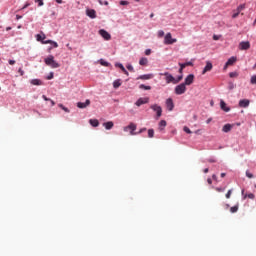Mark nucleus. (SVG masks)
<instances>
[{"instance_id":"f03ea898","label":"nucleus","mask_w":256,"mask_h":256,"mask_svg":"<svg viewBox=\"0 0 256 256\" xmlns=\"http://www.w3.org/2000/svg\"><path fill=\"white\" fill-rule=\"evenodd\" d=\"M159 75L165 77V82L167 83V85H169L171 83L173 85H177V81L175 80V76L171 75V73H169V72H162Z\"/></svg>"},{"instance_id":"f8f14e48","label":"nucleus","mask_w":256,"mask_h":256,"mask_svg":"<svg viewBox=\"0 0 256 256\" xmlns=\"http://www.w3.org/2000/svg\"><path fill=\"white\" fill-rule=\"evenodd\" d=\"M89 105H91V101L89 99H87L85 102H78L77 103V107L79 109H86L87 107H89Z\"/></svg>"},{"instance_id":"49530a36","label":"nucleus","mask_w":256,"mask_h":256,"mask_svg":"<svg viewBox=\"0 0 256 256\" xmlns=\"http://www.w3.org/2000/svg\"><path fill=\"white\" fill-rule=\"evenodd\" d=\"M165 35V32L163 30L158 31V37H163Z\"/></svg>"},{"instance_id":"2eb2a0df","label":"nucleus","mask_w":256,"mask_h":256,"mask_svg":"<svg viewBox=\"0 0 256 256\" xmlns=\"http://www.w3.org/2000/svg\"><path fill=\"white\" fill-rule=\"evenodd\" d=\"M211 69H213V64L210 61H207L206 66L204 67V69L202 71V75H205V73L211 71Z\"/></svg>"},{"instance_id":"79ce46f5","label":"nucleus","mask_w":256,"mask_h":256,"mask_svg":"<svg viewBox=\"0 0 256 256\" xmlns=\"http://www.w3.org/2000/svg\"><path fill=\"white\" fill-rule=\"evenodd\" d=\"M36 3H38V7H43L44 3L43 0H35Z\"/></svg>"},{"instance_id":"ddd939ff","label":"nucleus","mask_w":256,"mask_h":256,"mask_svg":"<svg viewBox=\"0 0 256 256\" xmlns=\"http://www.w3.org/2000/svg\"><path fill=\"white\" fill-rule=\"evenodd\" d=\"M153 77H155L153 74H143L138 76L137 79H141L142 81H149V79H153Z\"/></svg>"},{"instance_id":"c03bdc74","label":"nucleus","mask_w":256,"mask_h":256,"mask_svg":"<svg viewBox=\"0 0 256 256\" xmlns=\"http://www.w3.org/2000/svg\"><path fill=\"white\" fill-rule=\"evenodd\" d=\"M52 41L53 40H44V41H42V43H43V45H51V43H52Z\"/></svg>"},{"instance_id":"6e6552de","label":"nucleus","mask_w":256,"mask_h":256,"mask_svg":"<svg viewBox=\"0 0 256 256\" xmlns=\"http://www.w3.org/2000/svg\"><path fill=\"white\" fill-rule=\"evenodd\" d=\"M239 49L241 51H247L248 49H251V43H249V41H242L239 43Z\"/></svg>"},{"instance_id":"69168bd1","label":"nucleus","mask_w":256,"mask_h":256,"mask_svg":"<svg viewBox=\"0 0 256 256\" xmlns=\"http://www.w3.org/2000/svg\"><path fill=\"white\" fill-rule=\"evenodd\" d=\"M235 76V72L230 73V77H234Z\"/></svg>"},{"instance_id":"1a4fd4ad","label":"nucleus","mask_w":256,"mask_h":256,"mask_svg":"<svg viewBox=\"0 0 256 256\" xmlns=\"http://www.w3.org/2000/svg\"><path fill=\"white\" fill-rule=\"evenodd\" d=\"M194 81H195V75L189 74V75L185 78L183 84L187 87V85H193V82H194Z\"/></svg>"},{"instance_id":"5701e85b","label":"nucleus","mask_w":256,"mask_h":256,"mask_svg":"<svg viewBox=\"0 0 256 256\" xmlns=\"http://www.w3.org/2000/svg\"><path fill=\"white\" fill-rule=\"evenodd\" d=\"M121 85H122L121 79L114 80V82H113L114 89H119V87H121Z\"/></svg>"},{"instance_id":"3c124183","label":"nucleus","mask_w":256,"mask_h":256,"mask_svg":"<svg viewBox=\"0 0 256 256\" xmlns=\"http://www.w3.org/2000/svg\"><path fill=\"white\" fill-rule=\"evenodd\" d=\"M122 72L124 73V75H127V77H129V71H127V69L124 68V70H122Z\"/></svg>"},{"instance_id":"4c0bfd02","label":"nucleus","mask_w":256,"mask_h":256,"mask_svg":"<svg viewBox=\"0 0 256 256\" xmlns=\"http://www.w3.org/2000/svg\"><path fill=\"white\" fill-rule=\"evenodd\" d=\"M183 80V74L179 75L177 78H175V81H176V85L177 83H179L180 81Z\"/></svg>"},{"instance_id":"a19ab883","label":"nucleus","mask_w":256,"mask_h":256,"mask_svg":"<svg viewBox=\"0 0 256 256\" xmlns=\"http://www.w3.org/2000/svg\"><path fill=\"white\" fill-rule=\"evenodd\" d=\"M246 177H248V179H253V174L249 171H246Z\"/></svg>"},{"instance_id":"aec40b11","label":"nucleus","mask_w":256,"mask_h":256,"mask_svg":"<svg viewBox=\"0 0 256 256\" xmlns=\"http://www.w3.org/2000/svg\"><path fill=\"white\" fill-rule=\"evenodd\" d=\"M113 125H114L113 121H108L106 123H103V127H105L107 131H110V129H113Z\"/></svg>"},{"instance_id":"37998d69","label":"nucleus","mask_w":256,"mask_h":256,"mask_svg":"<svg viewBox=\"0 0 256 256\" xmlns=\"http://www.w3.org/2000/svg\"><path fill=\"white\" fill-rule=\"evenodd\" d=\"M239 13V11L234 12L232 15V19H237V17H239Z\"/></svg>"},{"instance_id":"c9c22d12","label":"nucleus","mask_w":256,"mask_h":256,"mask_svg":"<svg viewBox=\"0 0 256 256\" xmlns=\"http://www.w3.org/2000/svg\"><path fill=\"white\" fill-rule=\"evenodd\" d=\"M58 107H60V109L65 111V113H69V108L65 107L63 104H59Z\"/></svg>"},{"instance_id":"e2e57ef3","label":"nucleus","mask_w":256,"mask_h":256,"mask_svg":"<svg viewBox=\"0 0 256 256\" xmlns=\"http://www.w3.org/2000/svg\"><path fill=\"white\" fill-rule=\"evenodd\" d=\"M50 101V103H51V105L53 106V105H55V101H53V100H49Z\"/></svg>"},{"instance_id":"7c9ffc66","label":"nucleus","mask_w":256,"mask_h":256,"mask_svg":"<svg viewBox=\"0 0 256 256\" xmlns=\"http://www.w3.org/2000/svg\"><path fill=\"white\" fill-rule=\"evenodd\" d=\"M154 135H155V130L149 129V130H148V137H149L150 139H153Z\"/></svg>"},{"instance_id":"e433bc0d","label":"nucleus","mask_w":256,"mask_h":256,"mask_svg":"<svg viewBox=\"0 0 256 256\" xmlns=\"http://www.w3.org/2000/svg\"><path fill=\"white\" fill-rule=\"evenodd\" d=\"M233 193V189L228 190L226 193V199H231V194Z\"/></svg>"},{"instance_id":"052dcab7","label":"nucleus","mask_w":256,"mask_h":256,"mask_svg":"<svg viewBox=\"0 0 256 256\" xmlns=\"http://www.w3.org/2000/svg\"><path fill=\"white\" fill-rule=\"evenodd\" d=\"M207 182L209 183V185H211V183H213V180H211V178H208Z\"/></svg>"},{"instance_id":"39448f33","label":"nucleus","mask_w":256,"mask_h":256,"mask_svg":"<svg viewBox=\"0 0 256 256\" xmlns=\"http://www.w3.org/2000/svg\"><path fill=\"white\" fill-rule=\"evenodd\" d=\"M173 43H177V39L171 36V33H167L164 37V45H173Z\"/></svg>"},{"instance_id":"f3484780","label":"nucleus","mask_w":256,"mask_h":256,"mask_svg":"<svg viewBox=\"0 0 256 256\" xmlns=\"http://www.w3.org/2000/svg\"><path fill=\"white\" fill-rule=\"evenodd\" d=\"M166 127H167V121L161 120L158 124V131H165Z\"/></svg>"},{"instance_id":"de8ad7c7","label":"nucleus","mask_w":256,"mask_h":256,"mask_svg":"<svg viewBox=\"0 0 256 256\" xmlns=\"http://www.w3.org/2000/svg\"><path fill=\"white\" fill-rule=\"evenodd\" d=\"M54 73L50 72V74L47 76V79L50 81V79H53Z\"/></svg>"},{"instance_id":"ea45409f","label":"nucleus","mask_w":256,"mask_h":256,"mask_svg":"<svg viewBox=\"0 0 256 256\" xmlns=\"http://www.w3.org/2000/svg\"><path fill=\"white\" fill-rule=\"evenodd\" d=\"M50 45L53 46L54 49H57V47H59V44L56 41H53V40H52Z\"/></svg>"},{"instance_id":"bb28decb","label":"nucleus","mask_w":256,"mask_h":256,"mask_svg":"<svg viewBox=\"0 0 256 256\" xmlns=\"http://www.w3.org/2000/svg\"><path fill=\"white\" fill-rule=\"evenodd\" d=\"M180 67H183L184 69L188 66H191L193 65V61H188L186 63H179Z\"/></svg>"},{"instance_id":"13d9d810","label":"nucleus","mask_w":256,"mask_h":256,"mask_svg":"<svg viewBox=\"0 0 256 256\" xmlns=\"http://www.w3.org/2000/svg\"><path fill=\"white\" fill-rule=\"evenodd\" d=\"M16 19H17V21H19V19H23V16H21V15H16Z\"/></svg>"},{"instance_id":"6ab92c4d","label":"nucleus","mask_w":256,"mask_h":256,"mask_svg":"<svg viewBox=\"0 0 256 256\" xmlns=\"http://www.w3.org/2000/svg\"><path fill=\"white\" fill-rule=\"evenodd\" d=\"M236 61H237V57L235 56L230 57L226 62V67H229V65H233L234 63H236Z\"/></svg>"},{"instance_id":"338daca9","label":"nucleus","mask_w":256,"mask_h":256,"mask_svg":"<svg viewBox=\"0 0 256 256\" xmlns=\"http://www.w3.org/2000/svg\"><path fill=\"white\" fill-rule=\"evenodd\" d=\"M209 162L210 163H215V159H210Z\"/></svg>"},{"instance_id":"0e129e2a","label":"nucleus","mask_w":256,"mask_h":256,"mask_svg":"<svg viewBox=\"0 0 256 256\" xmlns=\"http://www.w3.org/2000/svg\"><path fill=\"white\" fill-rule=\"evenodd\" d=\"M204 173H209V168L204 169Z\"/></svg>"},{"instance_id":"8fccbe9b","label":"nucleus","mask_w":256,"mask_h":256,"mask_svg":"<svg viewBox=\"0 0 256 256\" xmlns=\"http://www.w3.org/2000/svg\"><path fill=\"white\" fill-rule=\"evenodd\" d=\"M214 41H219V39H221L220 35H214L213 36Z\"/></svg>"},{"instance_id":"58836bf2","label":"nucleus","mask_w":256,"mask_h":256,"mask_svg":"<svg viewBox=\"0 0 256 256\" xmlns=\"http://www.w3.org/2000/svg\"><path fill=\"white\" fill-rule=\"evenodd\" d=\"M183 131L185 132V133H188L189 135H191V129H189V127H187V126H185L184 128H183Z\"/></svg>"},{"instance_id":"a211bd4d","label":"nucleus","mask_w":256,"mask_h":256,"mask_svg":"<svg viewBox=\"0 0 256 256\" xmlns=\"http://www.w3.org/2000/svg\"><path fill=\"white\" fill-rule=\"evenodd\" d=\"M249 100L247 99H242L239 101V107L247 108L249 107Z\"/></svg>"},{"instance_id":"4d7b16f0","label":"nucleus","mask_w":256,"mask_h":256,"mask_svg":"<svg viewBox=\"0 0 256 256\" xmlns=\"http://www.w3.org/2000/svg\"><path fill=\"white\" fill-rule=\"evenodd\" d=\"M42 98L44 99V101H51V99L47 98V96L43 95Z\"/></svg>"},{"instance_id":"bf43d9fd","label":"nucleus","mask_w":256,"mask_h":256,"mask_svg":"<svg viewBox=\"0 0 256 256\" xmlns=\"http://www.w3.org/2000/svg\"><path fill=\"white\" fill-rule=\"evenodd\" d=\"M185 68H183V66H180V68H179V73H183V70H184Z\"/></svg>"},{"instance_id":"4be33fe9","label":"nucleus","mask_w":256,"mask_h":256,"mask_svg":"<svg viewBox=\"0 0 256 256\" xmlns=\"http://www.w3.org/2000/svg\"><path fill=\"white\" fill-rule=\"evenodd\" d=\"M98 63H100V65H102V67H111V63H109L108 61H106L105 59L101 58L100 60H98Z\"/></svg>"},{"instance_id":"412c9836","label":"nucleus","mask_w":256,"mask_h":256,"mask_svg":"<svg viewBox=\"0 0 256 256\" xmlns=\"http://www.w3.org/2000/svg\"><path fill=\"white\" fill-rule=\"evenodd\" d=\"M233 129V125L231 124H225L222 128L223 133H229Z\"/></svg>"},{"instance_id":"473e14b6","label":"nucleus","mask_w":256,"mask_h":256,"mask_svg":"<svg viewBox=\"0 0 256 256\" xmlns=\"http://www.w3.org/2000/svg\"><path fill=\"white\" fill-rule=\"evenodd\" d=\"M126 69H128V71H131L132 73H135V68L131 64H127Z\"/></svg>"},{"instance_id":"f257e3e1","label":"nucleus","mask_w":256,"mask_h":256,"mask_svg":"<svg viewBox=\"0 0 256 256\" xmlns=\"http://www.w3.org/2000/svg\"><path fill=\"white\" fill-rule=\"evenodd\" d=\"M45 65L51 67V69H59L61 65L55 61V57L53 55H49L47 58L44 59Z\"/></svg>"},{"instance_id":"a878e982","label":"nucleus","mask_w":256,"mask_h":256,"mask_svg":"<svg viewBox=\"0 0 256 256\" xmlns=\"http://www.w3.org/2000/svg\"><path fill=\"white\" fill-rule=\"evenodd\" d=\"M30 83H31V85H37V86L43 85V82L41 80H39V79H32L30 81Z\"/></svg>"},{"instance_id":"09e8293b","label":"nucleus","mask_w":256,"mask_h":256,"mask_svg":"<svg viewBox=\"0 0 256 256\" xmlns=\"http://www.w3.org/2000/svg\"><path fill=\"white\" fill-rule=\"evenodd\" d=\"M120 5H123V6L129 5V2L125 1V0H122V1H120Z\"/></svg>"},{"instance_id":"864d4df0","label":"nucleus","mask_w":256,"mask_h":256,"mask_svg":"<svg viewBox=\"0 0 256 256\" xmlns=\"http://www.w3.org/2000/svg\"><path fill=\"white\" fill-rule=\"evenodd\" d=\"M216 191H218L219 193L225 191V188H216Z\"/></svg>"},{"instance_id":"7ed1b4c3","label":"nucleus","mask_w":256,"mask_h":256,"mask_svg":"<svg viewBox=\"0 0 256 256\" xmlns=\"http://www.w3.org/2000/svg\"><path fill=\"white\" fill-rule=\"evenodd\" d=\"M186 91H187V86L184 83H181L174 88V93L176 95H183L186 93Z\"/></svg>"},{"instance_id":"393cba45","label":"nucleus","mask_w":256,"mask_h":256,"mask_svg":"<svg viewBox=\"0 0 256 256\" xmlns=\"http://www.w3.org/2000/svg\"><path fill=\"white\" fill-rule=\"evenodd\" d=\"M147 63H149V60L146 57L140 58L139 65L145 66Z\"/></svg>"},{"instance_id":"2f4dec72","label":"nucleus","mask_w":256,"mask_h":256,"mask_svg":"<svg viewBox=\"0 0 256 256\" xmlns=\"http://www.w3.org/2000/svg\"><path fill=\"white\" fill-rule=\"evenodd\" d=\"M115 67H118L119 69H121V71H125V66H123V64H121V62H116Z\"/></svg>"},{"instance_id":"72a5a7b5","label":"nucleus","mask_w":256,"mask_h":256,"mask_svg":"<svg viewBox=\"0 0 256 256\" xmlns=\"http://www.w3.org/2000/svg\"><path fill=\"white\" fill-rule=\"evenodd\" d=\"M247 197H248V199H255V194H253V193L246 194V195L243 197V199H247Z\"/></svg>"},{"instance_id":"774afa93","label":"nucleus","mask_w":256,"mask_h":256,"mask_svg":"<svg viewBox=\"0 0 256 256\" xmlns=\"http://www.w3.org/2000/svg\"><path fill=\"white\" fill-rule=\"evenodd\" d=\"M29 7V4H26L22 9H27Z\"/></svg>"},{"instance_id":"6e6d98bb","label":"nucleus","mask_w":256,"mask_h":256,"mask_svg":"<svg viewBox=\"0 0 256 256\" xmlns=\"http://www.w3.org/2000/svg\"><path fill=\"white\" fill-rule=\"evenodd\" d=\"M8 63L9 65H15V60H9Z\"/></svg>"},{"instance_id":"f704fd0d","label":"nucleus","mask_w":256,"mask_h":256,"mask_svg":"<svg viewBox=\"0 0 256 256\" xmlns=\"http://www.w3.org/2000/svg\"><path fill=\"white\" fill-rule=\"evenodd\" d=\"M243 9H245V4H241L237 7L236 11H238V13H241L243 11Z\"/></svg>"},{"instance_id":"5fc2aeb1","label":"nucleus","mask_w":256,"mask_h":256,"mask_svg":"<svg viewBox=\"0 0 256 256\" xmlns=\"http://www.w3.org/2000/svg\"><path fill=\"white\" fill-rule=\"evenodd\" d=\"M18 73H20V75H25V72L21 68L18 70Z\"/></svg>"},{"instance_id":"20e7f679","label":"nucleus","mask_w":256,"mask_h":256,"mask_svg":"<svg viewBox=\"0 0 256 256\" xmlns=\"http://www.w3.org/2000/svg\"><path fill=\"white\" fill-rule=\"evenodd\" d=\"M137 130V125L135 123H130L128 126H125L123 128V131H125L127 133V131H130V135H137V132H135Z\"/></svg>"},{"instance_id":"a18cd8bd","label":"nucleus","mask_w":256,"mask_h":256,"mask_svg":"<svg viewBox=\"0 0 256 256\" xmlns=\"http://www.w3.org/2000/svg\"><path fill=\"white\" fill-rule=\"evenodd\" d=\"M144 131H147V128H141L137 133V135H141V133H144Z\"/></svg>"},{"instance_id":"9d476101","label":"nucleus","mask_w":256,"mask_h":256,"mask_svg":"<svg viewBox=\"0 0 256 256\" xmlns=\"http://www.w3.org/2000/svg\"><path fill=\"white\" fill-rule=\"evenodd\" d=\"M146 103H149V97L139 98V99L135 102V105H136L137 107H141V105H146Z\"/></svg>"},{"instance_id":"b1692460","label":"nucleus","mask_w":256,"mask_h":256,"mask_svg":"<svg viewBox=\"0 0 256 256\" xmlns=\"http://www.w3.org/2000/svg\"><path fill=\"white\" fill-rule=\"evenodd\" d=\"M89 123L92 127H99V120L97 119H90Z\"/></svg>"},{"instance_id":"cd10ccee","label":"nucleus","mask_w":256,"mask_h":256,"mask_svg":"<svg viewBox=\"0 0 256 256\" xmlns=\"http://www.w3.org/2000/svg\"><path fill=\"white\" fill-rule=\"evenodd\" d=\"M36 39H37V41H41L43 43V41H45V34H43V35L37 34Z\"/></svg>"},{"instance_id":"c85d7f7f","label":"nucleus","mask_w":256,"mask_h":256,"mask_svg":"<svg viewBox=\"0 0 256 256\" xmlns=\"http://www.w3.org/2000/svg\"><path fill=\"white\" fill-rule=\"evenodd\" d=\"M237 211H239V205H238V204L235 205V206H232V207L230 208V212H231V213H237Z\"/></svg>"},{"instance_id":"dca6fc26","label":"nucleus","mask_w":256,"mask_h":256,"mask_svg":"<svg viewBox=\"0 0 256 256\" xmlns=\"http://www.w3.org/2000/svg\"><path fill=\"white\" fill-rule=\"evenodd\" d=\"M86 15L90 17V19H95V17H97V13L93 9H88Z\"/></svg>"},{"instance_id":"0eeeda50","label":"nucleus","mask_w":256,"mask_h":256,"mask_svg":"<svg viewBox=\"0 0 256 256\" xmlns=\"http://www.w3.org/2000/svg\"><path fill=\"white\" fill-rule=\"evenodd\" d=\"M99 35L105 40V41H111V34L107 32L105 29L99 30Z\"/></svg>"},{"instance_id":"c756f323","label":"nucleus","mask_w":256,"mask_h":256,"mask_svg":"<svg viewBox=\"0 0 256 256\" xmlns=\"http://www.w3.org/2000/svg\"><path fill=\"white\" fill-rule=\"evenodd\" d=\"M139 89H144L145 91H151V86H146L144 84H141L139 86Z\"/></svg>"},{"instance_id":"423d86ee","label":"nucleus","mask_w":256,"mask_h":256,"mask_svg":"<svg viewBox=\"0 0 256 256\" xmlns=\"http://www.w3.org/2000/svg\"><path fill=\"white\" fill-rule=\"evenodd\" d=\"M150 109H152V111H154L156 113L157 119H159V117H161V115H163V108H161V106H159L157 104L151 105Z\"/></svg>"},{"instance_id":"4468645a","label":"nucleus","mask_w":256,"mask_h":256,"mask_svg":"<svg viewBox=\"0 0 256 256\" xmlns=\"http://www.w3.org/2000/svg\"><path fill=\"white\" fill-rule=\"evenodd\" d=\"M220 109H222V111H225V113H229V111H231V108L227 106V103H225V101L223 100L220 101Z\"/></svg>"},{"instance_id":"603ef678","label":"nucleus","mask_w":256,"mask_h":256,"mask_svg":"<svg viewBox=\"0 0 256 256\" xmlns=\"http://www.w3.org/2000/svg\"><path fill=\"white\" fill-rule=\"evenodd\" d=\"M145 55H151V49H146L145 50Z\"/></svg>"},{"instance_id":"9b49d317","label":"nucleus","mask_w":256,"mask_h":256,"mask_svg":"<svg viewBox=\"0 0 256 256\" xmlns=\"http://www.w3.org/2000/svg\"><path fill=\"white\" fill-rule=\"evenodd\" d=\"M166 108L168 111H173L175 109V103H173V98L166 99Z\"/></svg>"},{"instance_id":"680f3d73","label":"nucleus","mask_w":256,"mask_h":256,"mask_svg":"<svg viewBox=\"0 0 256 256\" xmlns=\"http://www.w3.org/2000/svg\"><path fill=\"white\" fill-rule=\"evenodd\" d=\"M56 3H58L59 5H61V3H63V0H55Z\"/></svg>"}]
</instances>
